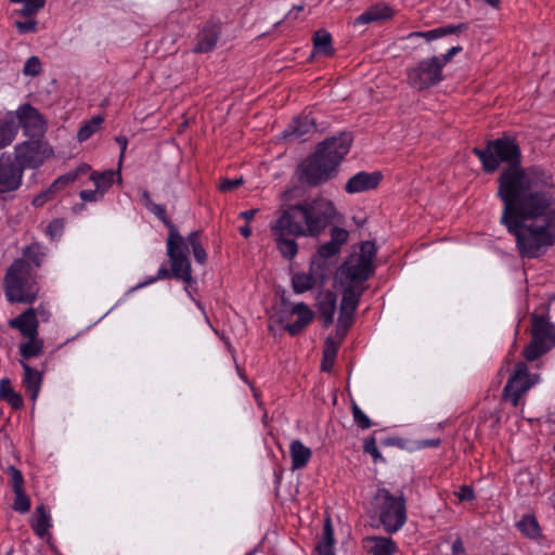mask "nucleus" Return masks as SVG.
Listing matches in <instances>:
<instances>
[{"instance_id": "nucleus-1", "label": "nucleus", "mask_w": 555, "mask_h": 555, "mask_svg": "<svg viewBox=\"0 0 555 555\" xmlns=\"http://www.w3.org/2000/svg\"><path fill=\"white\" fill-rule=\"evenodd\" d=\"M486 172L495 171L500 163L508 166L498 178V197L503 203L501 224L515 236L517 250L522 258H539L555 245V207L551 192L553 177L533 166L520 167V149L508 138L487 142L485 149L474 147Z\"/></svg>"}, {"instance_id": "nucleus-2", "label": "nucleus", "mask_w": 555, "mask_h": 555, "mask_svg": "<svg viewBox=\"0 0 555 555\" xmlns=\"http://www.w3.org/2000/svg\"><path fill=\"white\" fill-rule=\"evenodd\" d=\"M338 216L334 203L325 197L304 199L281 209L270 223V232L281 255L292 260L298 253L297 237H317L334 225Z\"/></svg>"}, {"instance_id": "nucleus-3", "label": "nucleus", "mask_w": 555, "mask_h": 555, "mask_svg": "<svg viewBox=\"0 0 555 555\" xmlns=\"http://www.w3.org/2000/svg\"><path fill=\"white\" fill-rule=\"evenodd\" d=\"M352 140L351 133L341 132L321 142L315 152L298 165L296 173L299 182L315 188L334 178L339 164L349 153Z\"/></svg>"}, {"instance_id": "nucleus-4", "label": "nucleus", "mask_w": 555, "mask_h": 555, "mask_svg": "<svg viewBox=\"0 0 555 555\" xmlns=\"http://www.w3.org/2000/svg\"><path fill=\"white\" fill-rule=\"evenodd\" d=\"M5 297L11 304H33L38 298V273L25 259H15L3 279Z\"/></svg>"}, {"instance_id": "nucleus-5", "label": "nucleus", "mask_w": 555, "mask_h": 555, "mask_svg": "<svg viewBox=\"0 0 555 555\" xmlns=\"http://www.w3.org/2000/svg\"><path fill=\"white\" fill-rule=\"evenodd\" d=\"M167 256L170 261V269L166 267H160L157 271V275L155 278H151L150 280L138 284L134 288L144 287L155 281L166 280V279H176L183 281L186 285H191L194 280L192 276L191 261L189 258V248L184 241H173V236L170 240H167Z\"/></svg>"}, {"instance_id": "nucleus-6", "label": "nucleus", "mask_w": 555, "mask_h": 555, "mask_svg": "<svg viewBox=\"0 0 555 555\" xmlns=\"http://www.w3.org/2000/svg\"><path fill=\"white\" fill-rule=\"evenodd\" d=\"M379 520L387 533L399 531L406 521V506L403 494L395 496L386 488H379L374 496Z\"/></svg>"}, {"instance_id": "nucleus-7", "label": "nucleus", "mask_w": 555, "mask_h": 555, "mask_svg": "<svg viewBox=\"0 0 555 555\" xmlns=\"http://www.w3.org/2000/svg\"><path fill=\"white\" fill-rule=\"evenodd\" d=\"M531 339L522 350L526 361L532 362L555 347V325L543 314H531Z\"/></svg>"}, {"instance_id": "nucleus-8", "label": "nucleus", "mask_w": 555, "mask_h": 555, "mask_svg": "<svg viewBox=\"0 0 555 555\" xmlns=\"http://www.w3.org/2000/svg\"><path fill=\"white\" fill-rule=\"evenodd\" d=\"M53 156V149L42 139L24 141L14 147L13 159L23 169H36Z\"/></svg>"}, {"instance_id": "nucleus-9", "label": "nucleus", "mask_w": 555, "mask_h": 555, "mask_svg": "<svg viewBox=\"0 0 555 555\" xmlns=\"http://www.w3.org/2000/svg\"><path fill=\"white\" fill-rule=\"evenodd\" d=\"M443 62L433 56L422 60L415 67L408 70V82L416 90H425L443 80Z\"/></svg>"}, {"instance_id": "nucleus-10", "label": "nucleus", "mask_w": 555, "mask_h": 555, "mask_svg": "<svg viewBox=\"0 0 555 555\" xmlns=\"http://www.w3.org/2000/svg\"><path fill=\"white\" fill-rule=\"evenodd\" d=\"M538 379L539 375L529 373L526 362H517L513 375L504 386L503 399L509 401L513 406H517L521 396L537 384Z\"/></svg>"}, {"instance_id": "nucleus-11", "label": "nucleus", "mask_w": 555, "mask_h": 555, "mask_svg": "<svg viewBox=\"0 0 555 555\" xmlns=\"http://www.w3.org/2000/svg\"><path fill=\"white\" fill-rule=\"evenodd\" d=\"M13 114L17 116L18 129L22 128L26 137L30 140L41 139L46 132L47 124L37 108L24 104Z\"/></svg>"}, {"instance_id": "nucleus-12", "label": "nucleus", "mask_w": 555, "mask_h": 555, "mask_svg": "<svg viewBox=\"0 0 555 555\" xmlns=\"http://www.w3.org/2000/svg\"><path fill=\"white\" fill-rule=\"evenodd\" d=\"M24 170L9 153L0 155V193L16 191L22 185Z\"/></svg>"}, {"instance_id": "nucleus-13", "label": "nucleus", "mask_w": 555, "mask_h": 555, "mask_svg": "<svg viewBox=\"0 0 555 555\" xmlns=\"http://www.w3.org/2000/svg\"><path fill=\"white\" fill-rule=\"evenodd\" d=\"M373 272V264H367L360 259H357L356 262L346 260L340 264L337 276L341 283L345 281L348 285H362Z\"/></svg>"}, {"instance_id": "nucleus-14", "label": "nucleus", "mask_w": 555, "mask_h": 555, "mask_svg": "<svg viewBox=\"0 0 555 555\" xmlns=\"http://www.w3.org/2000/svg\"><path fill=\"white\" fill-rule=\"evenodd\" d=\"M349 233L346 229L339 227L331 228V240L318 248L313 255L320 260H332L341 249V246L347 243Z\"/></svg>"}, {"instance_id": "nucleus-15", "label": "nucleus", "mask_w": 555, "mask_h": 555, "mask_svg": "<svg viewBox=\"0 0 555 555\" xmlns=\"http://www.w3.org/2000/svg\"><path fill=\"white\" fill-rule=\"evenodd\" d=\"M383 176L379 171L366 172L360 171L352 176L345 185V191L348 194L361 193L371 191L377 188L380 183Z\"/></svg>"}, {"instance_id": "nucleus-16", "label": "nucleus", "mask_w": 555, "mask_h": 555, "mask_svg": "<svg viewBox=\"0 0 555 555\" xmlns=\"http://www.w3.org/2000/svg\"><path fill=\"white\" fill-rule=\"evenodd\" d=\"M317 131L315 119L311 114L304 113L289 124L284 130L283 134L286 140H300L305 141V137Z\"/></svg>"}, {"instance_id": "nucleus-17", "label": "nucleus", "mask_w": 555, "mask_h": 555, "mask_svg": "<svg viewBox=\"0 0 555 555\" xmlns=\"http://www.w3.org/2000/svg\"><path fill=\"white\" fill-rule=\"evenodd\" d=\"M9 326L17 330L24 338L37 336L39 321L36 314V309H26L16 318L11 319L9 321Z\"/></svg>"}, {"instance_id": "nucleus-18", "label": "nucleus", "mask_w": 555, "mask_h": 555, "mask_svg": "<svg viewBox=\"0 0 555 555\" xmlns=\"http://www.w3.org/2000/svg\"><path fill=\"white\" fill-rule=\"evenodd\" d=\"M220 34V24L214 22L207 23L197 36V42L194 47V52L207 53L212 51L216 48Z\"/></svg>"}, {"instance_id": "nucleus-19", "label": "nucleus", "mask_w": 555, "mask_h": 555, "mask_svg": "<svg viewBox=\"0 0 555 555\" xmlns=\"http://www.w3.org/2000/svg\"><path fill=\"white\" fill-rule=\"evenodd\" d=\"M291 313L296 314L297 320L287 323L285 330L291 336H296L312 321L313 312L305 302H299L292 307Z\"/></svg>"}, {"instance_id": "nucleus-20", "label": "nucleus", "mask_w": 555, "mask_h": 555, "mask_svg": "<svg viewBox=\"0 0 555 555\" xmlns=\"http://www.w3.org/2000/svg\"><path fill=\"white\" fill-rule=\"evenodd\" d=\"M337 296L332 291H326L319 296L318 311L320 319L325 327L330 326L334 321L336 311Z\"/></svg>"}, {"instance_id": "nucleus-21", "label": "nucleus", "mask_w": 555, "mask_h": 555, "mask_svg": "<svg viewBox=\"0 0 555 555\" xmlns=\"http://www.w3.org/2000/svg\"><path fill=\"white\" fill-rule=\"evenodd\" d=\"M393 11L390 7L386 4H375L365 10L362 14H360L353 22L354 26H360L364 24H369L372 22H379L388 20L392 16Z\"/></svg>"}, {"instance_id": "nucleus-22", "label": "nucleus", "mask_w": 555, "mask_h": 555, "mask_svg": "<svg viewBox=\"0 0 555 555\" xmlns=\"http://www.w3.org/2000/svg\"><path fill=\"white\" fill-rule=\"evenodd\" d=\"M91 171V167L87 164H81L74 170H70L62 176H60L57 179H55L51 184L50 188L53 190V193L57 196L61 192H63L69 184L75 182L77 179H79L81 176L87 175Z\"/></svg>"}, {"instance_id": "nucleus-23", "label": "nucleus", "mask_w": 555, "mask_h": 555, "mask_svg": "<svg viewBox=\"0 0 555 555\" xmlns=\"http://www.w3.org/2000/svg\"><path fill=\"white\" fill-rule=\"evenodd\" d=\"M20 362L24 370V386L29 393L30 400L35 401L40 391L42 374L38 370L33 369L28 363L24 361Z\"/></svg>"}, {"instance_id": "nucleus-24", "label": "nucleus", "mask_w": 555, "mask_h": 555, "mask_svg": "<svg viewBox=\"0 0 555 555\" xmlns=\"http://www.w3.org/2000/svg\"><path fill=\"white\" fill-rule=\"evenodd\" d=\"M289 455L292 459V469L297 470L302 469L308 465L312 456V451L300 440L295 439L289 444Z\"/></svg>"}, {"instance_id": "nucleus-25", "label": "nucleus", "mask_w": 555, "mask_h": 555, "mask_svg": "<svg viewBox=\"0 0 555 555\" xmlns=\"http://www.w3.org/2000/svg\"><path fill=\"white\" fill-rule=\"evenodd\" d=\"M17 116L13 112L8 113L0 118V149L10 145L15 139L18 131Z\"/></svg>"}, {"instance_id": "nucleus-26", "label": "nucleus", "mask_w": 555, "mask_h": 555, "mask_svg": "<svg viewBox=\"0 0 555 555\" xmlns=\"http://www.w3.org/2000/svg\"><path fill=\"white\" fill-rule=\"evenodd\" d=\"M115 177H117L119 182L121 181L120 171L109 169L103 172L92 171L89 179L94 183L95 189L100 191L102 195H104L113 185Z\"/></svg>"}, {"instance_id": "nucleus-27", "label": "nucleus", "mask_w": 555, "mask_h": 555, "mask_svg": "<svg viewBox=\"0 0 555 555\" xmlns=\"http://www.w3.org/2000/svg\"><path fill=\"white\" fill-rule=\"evenodd\" d=\"M516 528L528 539L539 540L542 538L541 527L533 514H525L516 522Z\"/></svg>"}, {"instance_id": "nucleus-28", "label": "nucleus", "mask_w": 555, "mask_h": 555, "mask_svg": "<svg viewBox=\"0 0 555 555\" xmlns=\"http://www.w3.org/2000/svg\"><path fill=\"white\" fill-rule=\"evenodd\" d=\"M334 261L333 260H326L323 261L318 259V257L312 256L310 261L309 270L313 274L317 282L321 285H323L328 278L331 276L333 269H334Z\"/></svg>"}, {"instance_id": "nucleus-29", "label": "nucleus", "mask_w": 555, "mask_h": 555, "mask_svg": "<svg viewBox=\"0 0 555 555\" xmlns=\"http://www.w3.org/2000/svg\"><path fill=\"white\" fill-rule=\"evenodd\" d=\"M364 289L363 285H347L343 291L340 307L356 311Z\"/></svg>"}, {"instance_id": "nucleus-30", "label": "nucleus", "mask_w": 555, "mask_h": 555, "mask_svg": "<svg viewBox=\"0 0 555 555\" xmlns=\"http://www.w3.org/2000/svg\"><path fill=\"white\" fill-rule=\"evenodd\" d=\"M26 341L20 345V354L22 357L21 361H26L31 358L39 357L43 351L44 343L41 338L37 336L26 337Z\"/></svg>"}, {"instance_id": "nucleus-31", "label": "nucleus", "mask_w": 555, "mask_h": 555, "mask_svg": "<svg viewBox=\"0 0 555 555\" xmlns=\"http://www.w3.org/2000/svg\"><path fill=\"white\" fill-rule=\"evenodd\" d=\"M313 49L318 54H322L325 56L334 55V49L332 46V36L325 29H319L314 33L313 38Z\"/></svg>"}, {"instance_id": "nucleus-32", "label": "nucleus", "mask_w": 555, "mask_h": 555, "mask_svg": "<svg viewBox=\"0 0 555 555\" xmlns=\"http://www.w3.org/2000/svg\"><path fill=\"white\" fill-rule=\"evenodd\" d=\"M367 541L373 543L369 551L372 555H393L397 551V545L391 538L371 537Z\"/></svg>"}, {"instance_id": "nucleus-33", "label": "nucleus", "mask_w": 555, "mask_h": 555, "mask_svg": "<svg viewBox=\"0 0 555 555\" xmlns=\"http://www.w3.org/2000/svg\"><path fill=\"white\" fill-rule=\"evenodd\" d=\"M36 515L31 520V528L39 538H43L51 527V518L43 504L36 507Z\"/></svg>"}, {"instance_id": "nucleus-34", "label": "nucleus", "mask_w": 555, "mask_h": 555, "mask_svg": "<svg viewBox=\"0 0 555 555\" xmlns=\"http://www.w3.org/2000/svg\"><path fill=\"white\" fill-rule=\"evenodd\" d=\"M467 29V24L461 23L456 26H444V27H438L436 29L429 30V31H415L410 35V37L416 36V37H423L427 41H431L435 39H438L440 37L451 35L457 31H462Z\"/></svg>"}, {"instance_id": "nucleus-35", "label": "nucleus", "mask_w": 555, "mask_h": 555, "mask_svg": "<svg viewBox=\"0 0 555 555\" xmlns=\"http://www.w3.org/2000/svg\"><path fill=\"white\" fill-rule=\"evenodd\" d=\"M149 210L155 215L168 228V238L170 240L173 236L175 242L184 241L183 236L179 233L176 225L171 222V220L167 217L165 207L159 204H153Z\"/></svg>"}, {"instance_id": "nucleus-36", "label": "nucleus", "mask_w": 555, "mask_h": 555, "mask_svg": "<svg viewBox=\"0 0 555 555\" xmlns=\"http://www.w3.org/2000/svg\"><path fill=\"white\" fill-rule=\"evenodd\" d=\"M338 352V345L332 337H327L324 341L323 357L321 362V370L323 372H331Z\"/></svg>"}, {"instance_id": "nucleus-37", "label": "nucleus", "mask_w": 555, "mask_h": 555, "mask_svg": "<svg viewBox=\"0 0 555 555\" xmlns=\"http://www.w3.org/2000/svg\"><path fill=\"white\" fill-rule=\"evenodd\" d=\"M46 257V253L42 247L38 243L30 244L23 249V257L21 259H25L33 264L35 272L41 267Z\"/></svg>"}, {"instance_id": "nucleus-38", "label": "nucleus", "mask_w": 555, "mask_h": 555, "mask_svg": "<svg viewBox=\"0 0 555 555\" xmlns=\"http://www.w3.org/2000/svg\"><path fill=\"white\" fill-rule=\"evenodd\" d=\"M317 284L318 282L310 270L308 273H296L292 278L293 289L297 294L305 293L313 288Z\"/></svg>"}, {"instance_id": "nucleus-39", "label": "nucleus", "mask_w": 555, "mask_h": 555, "mask_svg": "<svg viewBox=\"0 0 555 555\" xmlns=\"http://www.w3.org/2000/svg\"><path fill=\"white\" fill-rule=\"evenodd\" d=\"M104 121V117L101 115L93 116L91 119L86 121L77 132V140L79 142L87 141L92 137L93 133L99 131L101 125Z\"/></svg>"}, {"instance_id": "nucleus-40", "label": "nucleus", "mask_w": 555, "mask_h": 555, "mask_svg": "<svg viewBox=\"0 0 555 555\" xmlns=\"http://www.w3.org/2000/svg\"><path fill=\"white\" fill-rule=\"evenodd\" d=\"M13 3H23L20 14L31 17L44 7L46 0H10Z\"/></svg>"}, {"instance_id": "nucleus-41", "label": "nucleus", "mask_w": 555, "mask_h": 555, "mask_svg": "<svg viewBox=\"0 0 555 555\" xmlns=\"http://www.w3.org/2000/svg\"><path fill=\"white\" fill-rule=\"evenodd\" d=\"M356 311L353 310H344L341 307L339 308V317H338V325H337V334L340 337H344L347 331L350 328L353 322V314Z\"/></svg>"}, {"instance_id": "nucleus-42", "label": "nucleus", "mask_w": 555, "mask_h": 555, "mask_svg": "<svg viewBox=\"0 0 555 555\" xmlns=\"http://www.w3.org/2000/svg\"><path fill=\"white\" fill-rule=\"evenodd\" d=\"M13 492L15 494V499L12 508L21 514L28 513L30 509V499L26 494L25 489Z\"/></svg>"}, {"instance_id": "nucleus-43", "label": "nucleus", "mask_w": 555, "mask_h": 555, "mask_svg": "<svg viewBox=\"0 0 555 555\" xmlns=\"http://www.w3.org/2000/svg\"><path fill=\"white\" fill-rule=\"evenodd\" d=\"M376 250L377 249L374 242H363L360 246V254L357 259H360L367 264H373V259L375 258Z\"/></svg>"}, {"instance_id": "nucleus-44", "label": "nucleus", "mask_w": 555, "mask_h": 555, "mask_svg": "<svg viewBox=\"0 0 555 555\" xmlns=\"http://www.w3.org/2000/svg\"><path fill=\"white\" fill-rule=\"evenodd\" d=\"M376 434H377V431H374L373 435L367 437L363 443L364 453L370 454L373 457V461L375 463L378 461H382V462L385 461L376 446V439H375Z\"/></svg>"}, {"instance_id": "nucleus-45", "label": "nucleus", "mask_w": 555, "mask_h": 555, "mask_svg": "<svg viewBox=\"0 0 555 555\" xmlns=\"http://www.w3.org/2000/svg\"><path fill=\"white\" fill-rule=\"evenodd\" d=\"M351 412H352L353 421L359 428L367 429L372 426L371 420L365 415V413L354 402L352 403Z\"/></svg>"}, {"instance_id": "nucleus-46", "label": "nucleus", "mask_w": 555, "mask_h": 555, "mask_svg": "<svg viewBox=\"0 0 555 555\" xmlns=\"http://www.w3.org/2000/svg\"><path fill=\"white\" fill-rule=\"evenodd\" d=\"M8 475L11 477V486L13 491L24 490V477L20 469L15 466H9L7 469Z\"/></svg>"}, {"instance_id": "nucleus-47", "label": "nucleus", "mask_w": 555, "mask_h": 555, "mask_svg": "<svg viewBox=\"0 0 555 555\" xmlns=\"http://www.w3.org/2000/svg\"><path fill=\"white\" fill-rule=\"evenodd\" d=\"M64 228V219H54L48 224L46 232L52 240H55L63 234Z\"/></svg>"}, {"instance_id": "nucleus-48", "label": "nucleus", "mask_w": 555, "mask_h": 555, "mask_svg": "<svg viewBox=\"0 0 555 555\" xmlns=\"http://www.w3.org/2000/svg\"><path fill=\"white\" fill-rule=\"evenodd\" d=\"M56 195L53 193V190L49 186L46 190L41 191L39 194H37L34 198L31 204L35 207H42L48 202L54 199Z\"/></svg>"}, {"instance_id": "nucleus-49", "label": "nucleus", "mask_w": 555, "mask_h": 555, "mask_svg": "<svg viewBox=\"0 0 555 555\" xmlns=\"http://www.w3.org/2000/svg\"><path fill=\"white\" fill-rule=\"evenodd\" d=\"M41 70V63L37 56H30L24 65L23 73L27 76H37Z\"/></svg>"}, {"instance_id": "nucleus-50", "label": "nucleus", "mask_w": 555, "mask_h": 555, "mask_svg": "<svg viewBox=\"0 0 555 555\" xmlns=\"http://www.w3.org/2000/svg\"><path fill=\"white\" fill-rule=\"evenodd\" d=\"M243 183L244 180L242 177L237 179H223L219 184V190L224 193L232 192L240 188Z\"/></svg>"}, {"instance_id": "nucleus-51", "label": "nucleus", "mask_w": 555, "mask_h": 555, "mask_svg": "<svg viewBox=\"0 0 555 555\" xmlns=\"http://www.w3.org/2000/svg\"><path fill=\"white\" fill-rule=\"evenodd\" d=\"M79 196H80V198H81V201L83 203H86V202L96 203V202L101 201L104 197V195H102L100 193V191H98L96 189H94V190H82V191H80Z\"/></svg>"}, {"instance_id": "nucleus-52", "label": "nucleus", "mask_w": 555, "mask_h": 555, "mask_svg": "<svg viewBox=\"0 0 555 555\" xmlns=\"http://www.w3.org/2000/svg\"><path fill=\"white\" fill-rule=\"evenodd\" d=\"M460 502H470L475 499L474 489L470 486L463 485L454 493Z\"/></svg>"}, {"instance_id": "nucleus-53", "label": "nucleus", "mask_w": 555, "mask_h": 555, "mask_svg": "<svg viewBox=\"0 0 555 555\" xmlns=\"http://www.w3.org/2000/svg\"><path fill=\"white\" fill-rule=\"evenodd\" d=\"M15 27L21 34L35 33L37 29V21L28 20V21H16Z\"/></svg>"}, {"instance_id": "nucleus-54", "label": "nucleus", "mask_w": 555, "mask_h": 555, "mask_svg": "<svg viewBox=\"0 0 555 555\" xmlns=\"http://www.w3.org/2000/svg\"><path fill=\"white\" fill-rule=\"evenodd\" d=\"M320 544L334 545V531L330 518L325 520L323 527V541Z\"/></svg>"}, {"instance_id": "nucleus-55", "label": "nucleus", "mask_w": 555, "mask_h": 555, "mask_svg": "<svg viewBox=\"0 0 555 555\" xmlns=\"http://www.w3.org/2000/svg\"><path fill=\"white\" fill-rule=\"evenodd\" d=\"M4 400L15 410H18L23 406V398L15 391L10 393Z\"/></svg>"}, {"instance_id": "nucleus-56", "label": "nucleus", "mask_w": 555, "mask_h": 555, "mask_svg": "<svg viewBox=\"0 0 555 555\" xmlns=\"http://www.w3.org/2000/svg\"><path fill=\"white\" fill-rule=\"evenodd\" d=\"M13 391L14 389L12 388L9 378H3L0 380V399H5Z\"/></svg>"}, {"instance_id": "nucleus-57", "label": "nucleus", "mask_w": 555, "mask_h": 555, "mask_svg": "<svg viewBox=\"0 0 555 555\" xmlns=\"http://www.w3.org/2000/svg\"><path fill=\"white\" fill-rule=\"evenodd\" d=\"M192 250H193L195 260L198 263L204 264L207 260V254H206V250L204 249L203 245H196L195 248H193Z\"/></svg>"}, {"instance_id": "nucleus-58", "label": "nucleus", "mask_w": 555, "mask_h": 555, "mask_svg": "<svg viewBox=\"0 0 555 555\" xmlns=\"http://www.w3.org/2000/svg\"><path fill=\"white\" fill-rule=\"evenodd\" d=\"M184 243L188 245V248L190 249V246L193 248H195L196 245H202V243L199 242V232L198 231H193L191 232L186 240H184Z\"/></svg>"}, {"instance_id": "nucleus-59", "label": "nucleus", "mask_w": 555, "mask_h": 555, "mask_svg": "<svg viewBox=\"0 0 555 555\" xmlns=\"http://www.w3.org/2000/svg\"><path fill=\"white\" fill-rule=\"evenodd\" d=\"M462 50V47H452L446 54L440 57V62H443V66L452 60V57Z\"/></svg>"}, {"instance_id": "nucleus-60", "label": "nucleus", "mask_w": 555, "mask_h": 555, "mask_svg": "<svg viewBox=\"0 0 555 555\" xmlns=\"http://www.w3.org/2000/svg\"><path fill=\"white\" fill-rule=\"evenodd\" d=\"M452 554L453 555H464L465 554V547L463 541L457 538L452 545Z\"/></svg>"}, {"instance_id": "nucleus-61", "label": "nucleus", "mask_w": 555, "mask_h": 555, "mask_svg": "<svg viewBox=\"0 0 555 555\" xmlns=\"http://www.w3.org/2000/svg\"><path fill=\"white\" fill-rule=\"evenodd\" d=\"M141 201L143 205L146 207V209L151 208V206L154 204V202L151 198L150 193L146 190H143L141 192Z\"/></svg>"}, {"instance_id": "nucleus-62", "label": "nucleus", "mask_w": 555, "mask_h": 555, "mask_svg": "<svg viewBox=\"0 0 555 555\" xmlns=\"http://www.w3.org/2000/svg\"><path fill=\"white\" fill-rule=\"evenodd\" d=\"M317 550L320 555H335V553L333 551V545L319 544L317 546Z\"/></svg>"}, {"instance_id": "nucleus-63", "label": "nucleus", "mask_w": 555, "mask_h": 555, "mask_svg": "<svg viewBox=\"0 0 555 555\" xmlns=\"http://www.w3.org/2000/svg\"><path fill=\"white\" fill-rule=\"evenodd\" d=\"M258 209H249V210H245V211H242L240 214V217H242L243 219H245L247 222H249L254 217L255 215L257 214Z\"/></svg>"}, {"instance_id": "nucleus-64", "label": "nucleus", "mask_w": 555, "mask_h": 555, "mask_svg": "<svg viewBox=\"0 0 555 555\" xmlns=\"http://www.w3.org/2000/svg\"><path fill=\"white\" fill-rule=\"evenodd\" d=\"M440 443H441V440L439 438H437V439L423 440L421 442V446L422 447H433V448H436V447H439Z\"/></svg>"}]
</instances>
